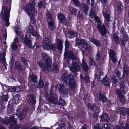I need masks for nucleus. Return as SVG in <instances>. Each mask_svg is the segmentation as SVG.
Masks as SVG:
<instances>
[{
  "label": "nucleus",
  "instance_id": "f257e3e1",
  "mask_svg": "<svg viewBox=\"0 0 129 129\" xmlns=\"http://www.w3.org/2000/svg\"><path fill=\"white\" fill-rule=\"evenodd\" d=\"M42 54L44 59H42L41 62H38V65L42 70L44 71H52L55 73L58 72L59 70L56 65L54 64L51 65V58L48 57L46 53H43Z\"/></svg>",
  "mask_w": 129,
  "mask_h": 129
},
{
  "label": "nucleus",
  "instance_id": "c03bdc74",
  "mask_svg": "<svg viewBox=\"0 0 129 129\" xmlns=\"http://www.w3.org/2000/svg\"><path fill=\"white\" fill-rule=\"evenodd\" d=\"M120 102L122 104H124L126 103V100L125 98L123 95L118 97Z\"/></svg>",
  "mask_w": 129,
  "mask_h": 129
},
{
  "label": "nucleus",
  "instance_id": "72a5a7b5",
  "mask_svg": "<svg viewBox=\"0 0 129 129\" xmlns=\"http://www.w3.org/2000/svg\"><path fill=\"white\" fill-rule=\"evenodd\" d=\"M64 85L62 84H57L55 86V88H58V89L59 92L60 93L62 90L65 87Z\"/></svg>",
  "mask_w": 129,
  "mask_h": 129
},
{
  "label": "nucleus",
  "instance_id": "5701e85b",
  "mask_svg": "<svg viewBox=\"0 0 129 129\" xmlns=\"http://www.w3.org/2000/svg\"><path fill=\"white\" fill-rule=\"evenodd\" d=\"M34 84V85L36 86V84L37 87L39 88H42L44 85V83L43 81H39V82H37L38 81H32Z\"/></svg>",
  "mask_w": 129,
  "mask_h": 129
},
{
  "label": "nucleus",
  "instance_id": "864d4df0",
  "mask_svg": "<svg viewBox=\"0 0 129 129\" xmlns=\"http://www.w3.org/2000/svg\"><path fill=\"white\" fill-rule=\"evenodd\" d=\"M82 43L83 45V48H84V50H86L87 49V42L84 40L82 42Z\"/></svg>",
  "mask_w": 129,
  "mask_h": 129
},
{
  "label": "nucleus",
  "instance_id": "052dcab7",
  "mask_svg": "<svg viewBox=\"0 0 129 129\" xmlns=\"http://www.w3.org/2000/svg\"><path fill=\"white\" fill-rule=\"evenodd\" d=\"M15 31L17 35H19L21 33V32L20 31L19 29L17 27H15Z\"/></svg>",
  "mask_w": 129,
  "mask_h": 129
},
{
  "label": "nucleus",
  "instance_id": "e2e57ef3",
  "mask_svg": "<svg viewBox=\"0 0 129 129\" xmlns=\"http://www.w3.org/2000/svg\"><path fill=\"white\" fill-rule=\"evenodd\" d=\"M98 75L97 74V73L95 74L94 75L95 80L99 81V80H100L101 78V75H99L98 78Z\"/></svg>",
  "mask_w": 129,
  "mask_h": 129
},
{
  "label": "nucleus",
  "instance_id": "603ef678",
  "mask_svg": "<svg viewBox=\"0 0 129 129\" xmlns=\"http://www.w3.org/2000/svg\"><path fill=\"white\" fill-rule=\"evenodd\" d=\"M103 127L101 124H97L94 126V129H102Z\"/></svg>",
  "mask_w": 129,
  "mask_h": 129
},
{
  "label": "nucleus",
  "instance_id": "e433bc0d",
  "mask_svg": "<svg viewBox=\"0 0 129 129\" xmlns=\"http://www.w3.org/2000/svg\"><path fill=\"white\" fill-rule=\"evenodd\" d=\"M65 101L61 98H60L59 99L58 102L57 101V103L59 105H60L62 106H64L66 103Z\"/></svg>",
  "mask_w": 129,
  "mask_h": 129
},
{
  "label": "nucleus",
  "instance_id": "9d476101",
  "mask_svg": "<svg viewBox=\"0 0 129 129\" xmlns=\"http://www.w3.org/2000/svg\"><path fill=\"white\" fill-rule=\"evenodd\" d=\"M21 39L23 43L28 47H32L31 41L27 39V36L26 35H23L22 36Z\"/></svg>",
  "mask_w": 129,
  "mask_h": 129
},
{
  "label": "nucleus",
  "instance_id": "7c9ffc66",
  "mask_svg": "<svg viewBox=\"0 0 129 129\" xmlns=\"http://www.w3.org/2000/svg\"><path fill=\"white\" fill-rule=\"evenodd\" d=\"M1 122L3 123L8 125L10 123L9 118H6L5 119L2 118L0 119Z\"/></svg>",
  "mask_w": 129,
  "mask_h": 129
},
{
  "label": "nucleus",
  "instance_id": "f704fd0d",
  "mask_svg": "<svg viewBox=\"0 0 129 129\" xmlns=\"http://www.w3.org/2000/svg\"><path fill=\"white\" fill-rule=\"evenodd\" d=\"M9 120L10 123H11L15 124L17 123V121L16 119L13 116H10Z\"/></svg>",
  "mask_w": 129,
  "mask_h": 129
},
{
  "label": "nucleus",
  "instance_id": "bf43d9fd",
  "mask_svg": "<svg viewBox=\"0 0 129 129\" xmlns=\"http://www.w3.org/2000/svg\"><path fill=\"white\" fill-rule=\"evenodd\" d=\"M68 92V89L65 88V87L62 90L61 93H63L64 94H67Z\"/></svg>",
  "mask_w": 129,
  "mask_h": 129
},
{
  "label": "nucleus",
  "instance_id": "8fccbe9b",
  "mask_svg": "<svg viewBox=\"0 0 129 129\" xmlns=\"http://www.w3.org/2000/svg\"><path fill=\"white\" fill-rule=\"evenodd\" d=\"M45 6V4L44 2H40L38 4V7L40 9L42 8H44Z\"/></svg>",
  "mask_w": 129,
  "mask_h": 129
},
{
  "label": "nucleus",
  "instance_id": "3c124183",
  "mask_svg": "<svg viewBox=\"0 0 129 129\" xmlns=\"http://www.w3.org/2000/svg\"><path fill=\"white\" fill-rule=\"evenodd\" d=\"M91 18H95V14L93 13V11L92 8H91L89 14Z\"/></svg>",
  "mask_w": 129,
  "mask_h": 129
},
{
  "label": "nucleus",
  "instance_id": "c9c22d12",
  "mask_svg": "<svg viewBox=\"0 0 129 129\" xmlns=\"http://www.w3.org/2000/svg\"><path fill=\"white\" fill-rule=\"evenodd\" d=\"M127 41V36L126 34L124 35L123 38L121 41V43L123 45H125Z\"/></svg>",
  "mask_w": 129,
  "mask_h": 129
},
{
  "label": "nucleus",
  "instance_id": "2eb2a0df",
  "mask_svg": "<svg viewBox=\"0 0 129 129\" xmlns=\"http://www.w3.org/2000/svg\"><path fill=\"white\" fill-rule=\"evenodd\" d=\"M97 95L98 99L100 101H102L104 103L106 102L107 100V98L100 92H98L97 93Z\"/></svg>",
  "mask_w": 129,
  "mask_h": 129
},
{
  "label": "nucleus",
  "instance_id": "393cba45",
  "mask_svg": "<svg viewBox=\"0 0 129 129\" xmlns=\"http://www.w3.org/2000/svg\"><path fill=\"white\" fill-rule=\"evenodd\" d=\"M49 29L50 30H54L55 28V26L54 25V22L53 20L50 21H47Z\"/></svg>",
  "mask_w": 129,
  "mask_h": 129
},
{
  "label": "nucleus",
  "instance_id": "f8f14e48",
  "mask_svg": "<svg viewBox=\"0 0 129 129\" xmlns=\"http://www.w3.org/2000/svg\"><path fill=\"white\" fill-rule=\"evenodd\" d=\"M27 102L31 104H35L36 101L35 96L33 95L28 94L26 97Z\"/></svg>",
  "mask_w": 129,
  "mask_h": 129
},
{
  "label": "nucleus",
  "instance_id": "ddd939ff",
  "mask_svg": "<svg viewBox=\"0 0 129 129\" xmlns=\"http://www.w3.org/2000/svg\"><path fill=\"white\" fill-rule=\"evenodd\" d=\"M109 53L110 57L112 61L115 64H116L117 61L116 53L111 49L109 50Z\"/></svg>",
  "mask_w": 129,
  "mask_h": 129
},
{
  "label": "nucleus",
  "instance_id": "6e6552de",
  "mask_svg": "<svg viewBox=\"0 0 129 129\" xmlns=\"http://www.w3.org/2000/svg\"><path fill=\"white\" fill-rule=\"evenodd\" d=\"M27 32L30 33L33 36L35 37L36 40L39 38V35L35 30L34 28L32 25H30L29 26L27 29Z\"/></svg>",
  "mask_w": 129,
  "mask_h": 129
},
{
  "label": "nucleus",
  "instance_id": "09e8293b",
  "mask_svg": "<svg viewBox=\"0 0 129 129\" xmlns=\"http://www.w3.org/2000/svg\"><path fill=\"white\" fill-rule=\"evenodd\" d=\"M87 3L89 5H91L92 7H93L94 4V0H87Z\"/></svg>",
  "mask_w": 129,
  "mask_h": 129
},
{
  "label": "nucleus",
  "instance_id": "f03ea898",
  "mask_svg": "<svg viewBox=\"0 0 129 129\" xmlns=\"http://www.w3.org/2000/svg\"><path fill=\"white\" fill-rule=\"evenodd\" d=\"M42 47L44 50H51L53 51L55 50L56 48V45L52 43L50 40L47 37L45 38L43 40Z\"/></svg>",
  "mask_w": 129,
  "mask_h": 129
},
{
  "label": "nucleus",
  "instance_id": "7ed1b4c3",
  "mask_svg": "<svg viewBox=\"0 0 129 129\" xmlns=\"http://www.w3.org/2000/svg\"><path fill=\"white\" fill-rule=\"evenodd\" d=\"M35 5L33 4L28 3L27 4L25 9L28 14L30 16V18L33 20L34 22L35 21L34 17L37 14L36 11L35 9Z\"/></svg>",
  "mask_w": 129,
  "mask_h": 129
},
{
  "label": "nucleus",
  "instance_id": "6ab92c4d",
  "mask_svg": "<svg viewBox=\"0 0 129 129\" xmlns=\"http://www.w3.org/2000/svg\"><path fill=\"white\" fill-rule=\"evenodd\" d=\"M56 42L57 45L56 46L58 49L59 51H61L63 47L62 45L63 41L59 39H56Z\"/></svg>",
  "mask_w": 129,
  "mask_h": 129
},
{
  "label": "nucleus",
  "instance_id": "473e14b6",
  "mask_svg": "<svg viewBox=\"0 0 129 129\" xmlns=\"http://www.w3.org/2000/svg\"><path fill=\"white\" fill-rule=\"evenodd\" d=\"M20 126V124H10L9 128V129H19Z\"/></svg>",
  "mask_w": 129,
  "mask_h": 129
},
{
  "label": "nucleus",
  "instance_id": "c85d7f7f",
  "mask_svg": "<svg viewBox=\"0 0 129 129\" xmlns=\"http://www.w3.org/2000/svg\"><path fill=\"white\" fill-rule=\"evenodd\" d=\"M5 54L4 53H1L0 54V61H1L5 67L6 66V63L5 62Z\"/></svg>",
  "mask_w": 129,
  "mask_h": 129
},
{
  "label": "nucleus",
  "instance_id": "79ce46f5",
  "mask_svg": "<svg viewBox=\"0 0 129 129\" xmlns=\"http://www.w3.org/2000/svg\"><path fill=\"white\" fill-rule=\"evenodd\" d=\"M104 127L105 129H114V127L112 125L108 123L105 124Z\"/></svg>",
  "mask_w": 129,
  "mask_h": 129
},
{
  "label": "nucleus",
  "instance_id": "5fc2aeb1",
  "mask_svg": "<svg viewBox=\"0 0 129 129\" xmlns=\"http://www.w3.org/2000/svg\"><path fill=\"white\" fill-rule=\"evenodd\" d=\"M21 59L22 61L25 65H26L28 64V61L27 59L23 57H21Z\"/></svg>",
  "mask_w": 129,
  "mask_h": 129
},
{
  "label": "nucleus",
  "instance_id": "1a4fd4ad",
  "mask_svg": "<svg viewBox=\"0 0 129 129\" xmlns=\"http://www.w3.org/2000/svg\"><path fill=\"white\" fill-rule=\"evenodd\" d=\"M80 67L77 62L73 61L70 68V70L73 73H75L79 71Z\"/></svg>",
  "mask_w": 129,
  "mask_h": 129
},
{
  "label": "nucleus",
  "instance_id": "49530a36",
  "mask_svg": "<svg viewBox=\"0 0 129 129\" xmlns=\"http://www.w3.org/2000/svg\"><path fill=\"white\" fill-rule=\"evenodd\" d=\"M28 79L29 81H36L37 79V77L35 75H32L29 76Z\"/></svg>",
  "mask_w": 129,
  "mask_h": 129
},
{
  "label": "nucleus",
  "instance_id": "ea45409f",
  "mask_svg": "<svg viewBox=\"0 0 129 129\" xmlns=\"http://www.w3.org/2000/svg\"><path fill=\"white\" fill-rule=\"evenodd\" d=\"M83 41V39H80L79 38H77L76 40V45L79 46L81 45Z\"/></svg>",
  "mask_w": 129,
  "mask_h": 129
},
{
  "label": "nucleus",
  "instance_id": "39448f33",
  "mask_svg": "<svg viewBox=\"0 0 129 129\" xmlns=\"http://www.w3.org/2000/svg\"><path fill=\"white\" fill-rule=\"evenodd\" d=\"M24 108L25 107H24V109L22 110V109L20 108L17 109L16 110L15 115L18 117L19 118L20 120L23 119L26 116L25 112L26 110Z\"/></svg>",
  "mask_w": 129,
  "mask_h": 129
},
{
  "label": "nucleus",
  "instance_id": "0eeeda50",
  "mask_svg": "<svg viewBox=\"0 0 129 129\" xmlns=\"http://www.w3.org/2000/svg\"><path fill=\"white\" fill-rule=\"evenodd\" d=\"M97 27L102 36L106 34L107 30L104 24H103L102 23H98L97 25Z\"/></svg>",
  "mask_w": 129,
  "mask_h": 129
},
{
  "label": "nucleus",
  "instance_id": "69168bd1",
  "mask_svg": "<svg viewBox=\"0 0 129 129\" xmlns=\"http://www.w3.org/2000/svg\"><path fill=\"white\" fill-rule=\"evenodd\" d=\"M94 19L95 21H96L98 23H102L101 19L98 16H96L94 18Z\"/></svg>",
  "mask_w": 129,
  "mask_h": 129
},
{
  "label": "nucleus",
  "instance_id": "c756f323",
  "mask_svg": "<svg viewBox=\"0 0 129 129\" xmlns=\"http://www.w3.org/2000/svg\"><path fill=\"white\" fill-rule=\"evenodd\" d=\"M103 15L106 21L105 22L107 23L108 26L109 25V21L110 19V16L107 13H103Z\"/></svg>",
  "mask_w": 129,
  "mask_h": 129
},
{
  "label": "nucleus",
  "instance_id": "f3484780",
  "mask_svg": "<svg viewBox=\"0 0 129 129\" xmlns=\"http://www.w3.org/2000/svg\"><path fill=\"white\" fill-rule=\"evenodd\" d=\"M57 18L59 22L60 23H67V20L65 19V16L63 14L59 13L58 15Z\"/></svg>",
  "mask_w": 129,
  "mask_h": 129
},
{
  "label": "nucleus",
  "instance_id": "37998d69",
  "mask_svg": "<svg viewBox=\"0 0 129 129\" xmlns=\"http://www.w3.org/2000/svg\"><path fill=\"white\" fill-rule=\"evenodd\" d=\"M68 34L70 36H73L74 37H77L78 35L77 33L74 31H71L68 32Z\"/></svg>",
  "mask_w": 129,
  "mask_h": 129
},
{
  "label": "nucleus",
  "instance_id": "680f3d73",
  "mask_svg": "<svg viewBox=\"0 0 129 129\" xmlns=\"http://www.w3.org/2000/svg\"><path fill=\"white\" fill-rule=\"evenodd\" d=\"M72 1L76 6H79L80 5V3L79 0H72Z\"/></svg>",
  "mask_w": 129,
  "mask_h": 129
},
{
  "label": "nucleus",
  "instance_id": "4be33fe9",
  "mask_svg": "<svg viewBox=\"0 0 129 129\" xmlns=\"http://www.w3.org/2000/svg\"><path fill=\"white\" fill-rule=\"evenodd\" d=\"M80 7L85 14H87L88 12V7L84 3L80 5Z\"/></svg>",
  "mask_w": 129,
  "mask_h": 129
},
{
  "label": "nucleus",
  "instance_id": "13d9d810",
  "mask_svg": "<svg viewBox=\"0 0 129 129\" xmlns=\"http://www.w3.org/2000/svg\"><path fill=\"white\" fill-rule=\"evenodd\" d=\"M69 43L68 41H66L65 42V51L67 50L69 47Z\"/></svg>",
  "mask_w": 129,
  "mask_h": 129
},
{
  "label": "nucleus",
  "instance_id": "0e129e2a",
  "mask_svg": "<svg viewBox=\"0 0 129 129\" xmlns=\"http://www.w3.org/2000/svg\"><path fill=\"white\" fill-rule=\"evenodd\" d=\"M8 90L10 92H13L15 91V87L11 86L8 89Z\"/></svg>",
  "mask_w": 129,
  "mask_h": 129
},
{
  "label": "nucleus",
  "instance_id": "a211bd4d",
  "mask_svg": "<svg viewBox=\"0 0 129 129\" xmlns=\"http://www.w3.org/2000/svg\"><path fill=\"white\" fill-rule=\"evenodd\" d=\"M57 125H58L59 127L58 128H57V129H66V128H65L64 122L61 119H60L59 120L58 122H56L54 125V126H56Z\"/></svg>",
  "mask_w": 129,
  "mask_h": 129
},
{
  "label": "nucleus",
  "instance_id": "b1692460",
  "mask_svg": "<svg viewBox=\"0 0 129 129\" xmlns=\"http://www.w3.org/2000/svg\"><path fill=\"white\" fill-rule=\"evenodd\" d=\"M100 117L101 119L103 121L108 122L110 120L109 118L108 115L105 113H103Z\"/></svg>",
  "mask_w": 129,
  "mask_h": 129
},
{
  "label": "nucleus",
  "instance_id": "423d86ee",
  "mask_svg": "<svg viewBox=\"0 0 129 129\" xmlns=\"http://www.w3.org/2000/svg\"><path fill=\"white\" fill-rule=\"evenodd\" d=\"M49 96L46 98L47 101L53 104L56 103L58 100V98L55 93H54L53 92H50Z\"/></svg>",
  "mask_w": 129,
  "mask_h": 129
},
{
  "label": "nucleus",
  "instance_id": "4d7b16f0",
  "mask_svg": "<svg viewBox=\"0 0 129 129\" xmlns=\"http://www.w3.org/2000/svg\"><path fill=\"white\" fill-rule=\"evenodd\" d=\"M11 46L12 48L14 50H16L17 48V45L16 44V43H13L11 45Z\"/></svg>",
  "mask_w": 129,
  "mask_h": 129
},
{
  "label": "nucleus",
  "instance_id": "bb28decb",
  "mask_svg": "<svg viewBox=\"0 0 129 129\" xmlns=\"http://www.w3.org/2000/svg\"><path fill=\"white\" fill-rule=\"evenodd\" d=\"M87 106L89 108L93 111H95L98 109V108L95 104H92L89 103L88 104Z\"/></svg>",
  "mask_w": 129,
  "mask_h": 129
},
{
  "label": "nucleus",
  "instance_id": "a878e982",
  "mask_svg": "<svg viewBox=\"0 0 129 129\" xmlns=\"http://www.w3.org/2000/svg\"><path fill=\"white\" fill-rule=\"evenodd\" d=\"M81 67L84 71L87 72L88 69V67L85 60L83 59L81 64Z\"/></svg>",
  "mask_w": 129,
  "mask_h": 129
},
{
  "label": "nucleus",
  "instance_id": "a19ab883",
  "mask_svg": "<svg viewBox=\"0 0 129 129\" xmlns=\"http://www.w3.org/2000/svg\"><path fill=\"white\" fill-rule=\"evenodd\" d=\"M89 61L90 66H91L93 65H94L95 66H96L95 60L93 58L90 57H89Z\"/></svg>",
  "mask_w": 129,
  "mask_h": 129
},
{
  "label": "nucleus",
  "instance_id": "4468645a",
  "mask_svg": "<svg viewBox=\"0 0 129 129\" xmlns=\"http://www.w3.org/2000/svg\"><path fill=\"white\" fill-rule=\"evenodd\" d=\"M61 79L63 81H73L74 79V76L73 75H68L66 73H64L62 76Z\"/></svg>",
  "mask_w": 129,
  "mask_h": 129
},
{
  "label": "nucleus",
  "instance_id": "20e7f679",
  "mask_svg": "<svg viewBox=\"0 0 129 129\" xmlns=\"http://www.w3.org/2000/svg\"><path fill=\"white\" fill-rule=\"evenodd\" d=\"M1 14L4 19V22L5 23L6 26L7 27L8 26L10 23L9 21V12L8 8L5 6L3 7Z\"/></svg>",
  "mask_w": 129,
  "mask_h": 129
},
{
  "label": "nucleus",
  "instance_id": "58836bf2",
  "mask_svg": "<svg viewBox=\"0 0 129 129\" xmlns=\"http://www.w3.org/2000/svg\"><path fill=\"white\" fill-rule=\"evenodd\" d=\"M46 16L47 19V21L53 20L52 18V15L50 12H48L47 13Z\"/></svg>",
  "mask_w": 129,
  "mask_h": 129
},
{
  "label": "nucleus",
  "instance_id": "2f4dec72",
  "mask_svg": "<svg viewBox=\"0 0 129 129\" xmlns=\"http://www.w3.org/2000/svg\"><path fill=\"white\" fill-rule=\"evenodd\" d=\"M15 67L18 70L19 72L20 73L22 70V67L18 61H16L15 63Z\"/></svg>",
  "mask_w": 129,
  "mask_h": 129
},
{
  "label": "nucleus",
  "instance_id": "774afa93",
  "mask_svg": "<svg viewBox=\"0 0 129 129\" xmlns=\"http://www.w3.org/2000/svg\"><path fill=\"white\" fill-rule=\"evenodd\" d=\"M78 10L74 8H73L72 10V13L74 15H76L77 14V12Z\"/></svg>",
  "mask_w": 129,
  "mask_h": 129
},
{
  "label": "nucleus",
  "instance_id": "a18cd8bd",
  "mask_svg": "<svg viewBox=\"0 0 129 129\" xmlns=\"http://www.w3.org/2000/svg\"><path fill=\"white\" fill-rule=\"evenodd\" d=\"M113 38L114 39V41L116 44H118L119 43V41L118 40V37L117 35L114 34H113Z\"/></svg>",
  "mask_w": 129,
  "mask_h": 129
},
{
  "label": "nucleus",
  "instance_id": "9b49d317",
  "mask_svg": "<svg viewBox=\"0 0 129 129\" xmlns=\"http://www.w3.org/2000/svg\"><path fill=\"white\" fill-rule=\"evenodd\" d=\"M64 55L65 58L66 59H72L73 60H76V57L75 56L74 53L72 51H70L68 52H66L65 51L64 53Z\"/></svg>",
  "mask_w": 129,
  "mask_h": 129
},
{
  "label": "nucleus",
  "instance_id": "cd10ccee",
  "mask_svg": "<svg viewBox=\"0 0 129 129\" xmlns=\"http://www.w3.org/2000/svg\"><path fill=\"white\" fill-rule=\"evenodd\" d=\"M89 41L94 44L96 46L99 47L101 45V43L97 40L93 38H90Z\"/></svg>",
  "mask_w": 129,
  "mask_h": 129
},
{
  "label": "nucleus",
  "instance_id": "4c0bfd02",
  "mask_svg": "<svg viewBox=\"0 0 129 129\" xmlns=\"http://www.w3.org/2000/svg\"><path fill=\"white\" fill-rule=\"evenodd\" d=\"M123 74L122 75V78L124 79L125 76V75L127 76L128 75L127 69V66L126 65L124 66Z\"/></svg>",
  "mask_w": 129,
  "mask_h": 129
},
{
  "label": "nucleus",
  "instance_id": "aec40b11",
  "mask_svg": "<svg viewBox=\"0 0 129 129\" xmlns=\"http://www.w3.org/2000/svg\"><path fill=\"white\" fill-rule=\"evenodd\" d=\"M64 82L67 85H69V87L71 89H73L76 88V82L74 81H64Z\"/></svg>",
  "mask_w": 129,
  "mask_h": 129
},
{
  "label": "nucleus",
  "instance_id": "338daca9",
  "mask_svg": "<svg viewBox=\"0 0 129 129\" xmlns=\"http://www.w3.org/2000/svg\"><path fill=\"white\" fill-rule=\"evenodd\" d=\"M116 92L118 97L122 95L121 93V91L119 89H117L116 90Z\"/></svg>",
  "mask_w": 129,
  "mask_h": 129
},
{
  "label": "nucleus",
  "instance_id": "412c9836",
  "mask_svg": "<svg viewBox=\"0 0 129 129\" xmlns=\"http://www.w3.org/2000/svg\"><path fill=\"white\" fill-rule=\"evenodd\" d=\"M128 108L124 107H120L117 109V111L119 112L121 115H126L127 113Z\"/></svg>",
  "mask_w": 129,
  "mask_h": 129
},
{
  "label": "nucleus",
  "instance_id": "de8ad7c7",
  "mask_svg": "<svg viewBox=\"0 0 129 129\" xmlns=\"http://www.w3.org/2000/svg\"><path fill=\"white\" fill-rule=\"evenodd\" d=\"M1 100L2 102H6L8 100V95H3L1 96Z\"/></svg>",
  "mask_w": 129,
  "mask_h": 129
},
{
  "label": "nucleus",
  "instance_id": "dca6fc26",
  "mask_svg": "<svg viewBox=\"0 0 129 129\" xmlns=\"http://www.w3.org/2000/svg\"><path fill=\"white\" fill-rule=\"evenodd\" d=\"M121 90L123 94H125L127 91V87L125 86L126 83L125 81H121L120 83Z\"/></svg>",
  "mask_w": 129,
  "mask_h": 129
},
{
  "label": "nucleus",
  "instance_id": "6e6d98bb",
  "mask_svg": "<svg viewBox=\"0 0 129 129\" xmlns=\"http://www.w3.org/2000/svg\"><path fill=\"white\" fill-rule=\"evenodd\" d=\"M102 83L105 86L108 87L110 86V81H101Z\"/></svg>",
  "mask_w": 129,
  "mask_h": 129
}]
</instances>
